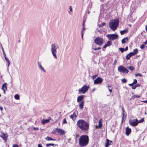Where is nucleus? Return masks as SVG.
<instances>
[{
	"mask_svg": "<svg viewBox=\"0 0 147 147\" xmlns=\"http://www.w3.org/2000/svg\"><path fill=\"white\" fill-rule=\"evenodd\" d=\"M77 123L78 127L82 131H86L89 129V124L83 119L79 120Z\"/></svg>",
	"mask_w": 147,
	"mask_h": 147,
	"instance_id": "obj_1",
	"label": "nucleus"
},
{
	"mask_svg": "<svg viewBox=\"0 0 147 147\" xmlns=\"http://www.w3.org/2000/svg\"><path fill=\"white\" fill-rule=\"evenodd\" d=\"M89 137L87 135L81 136L79 139V144L81 147L86 146L89 142Z\"/></svg>",
	"mask_w": 147,
	"mask_h": 147,
	"instance_id": "obj_2",
	"label": "nucleus"
},
{
	"mask_svg": "<svg viewBox=\"0 0 147 147\" xmlns=\"http://www.w3.org/2000/svg\"><path fill=\"white\" fill-rule=\"evenodd\" d=\"M119 19L111 20L109 24L110 28L114 31L118 27L119 23Z\"/></svg>",
	"mask_w": 147,
	"mask_h": 147,
	"instance_id": "obj_3",
	"label": "nucleus"
},
{
	"mask_svg": "<svg viewBox=\"0 0 147 147\" xmlns=\"http://www.w3.org/2000/svg\"><path fill=\"white\" fill-rule=\"evenodd\" d=\"M84 96L81 95L78 97L77 101L78 102L80 103L79 104V109L80 110H82L83 108L84 101L83 100L84 99Z\"/></svg>",
	"mask_w": 147,
	"mask_h": 147,
	"instance_id": "obj_4",
	"label": "nucleus"
},
{
	"mask_svg": "<svg viewBox=\"0 0 147 147\" xmlns=\"http://www.w3.org/2000/svg\"><path fill=\"white\" fill-rule=\"evenodd\" d=\"M109 9V7L106 4H102L100 6V14H102L106 13L107 11Z\"/></svg>",
	"mask_w": 147,
	"mask_h": 147,
	"instance_id": "obj_5",
	"label": "nucleus"
},
{
	"mask_svg": "<svg viewBox=\"0 0 147 147\" xmlns=\"http://www.w3.org/2000/svg\"><path fill=\"white\" fill-rule=\"evenodd\" d=\"M51 51L52 52V54L55 58L57 59V57L56 55L57 47L55 44H52L51 45Z\"/></svg>",
	"mask_w": 147,
	"mask_h": 147,
	"instance_id": "obj_6",
	"label": "nucleus"
},
{
	"mask_svg": "<svg viewBox=\"0 0 147 147\" xmlns=\"http://www.w3.org/2000/svg\"><path fill=\"white\" fill-rule=\"evenodd\" d=\"M89 88V86H87L86 85H84L81 88L79 89V93L80 94H85L88 90Z\"/></svg>",
	"mask_w": 147,
	"mask_h": 147,
	"instance_id": "obj_7",
	"label": "nucleus"
},
{
	"mask_svg": "<svg viewBox=\"0 0 147 147\" xmlns=\"http://www.w3.org/2000/svg\"><path fill=\"white\" fill-rule=\"evenodd\" d=\"M104 41V40L100 37L96 38L94 39L95 43L99 46L102 45L103 44V42Z\"/></svg>",
	"mask_w": 147,
	"mask_h": 147,
	"instance_id": "obj_8",
	"label": "nucleus"
},
{
	"mask_svg": "<svg viewBox=\"0 0 147 147\" xmlns=\"http://www.w3.org/2000/svg\"><path fill=\"white\" fill-rule=\"evenodd\" d=\"M118 70L119 71L124 73L127 74L129 72L128 70L122 65H120L118 66Z\"/></svg>",
	"mask_w": 147,
	"mask_h": 147,
	"instance_id": "obj_9",
	"label": "nucleus"
},
{
	"mask_svg": "<svg viewBox=\"0 0 147 147\" xmlns=\"http://www.w3.org/2000/svg\"><path fill=\"white\" fill-rule=\"evenodd\" d=\"M109 40H114L118 38V35L117 34H108L106 36Z\"/></svg>",
	"mask_w": 147,
	"mask_h": 147,
	"instance_id": "obj_10",
	"label": "nucleus"
},
{
	"mask_svg": "<svg viewBox=\"0 0 147 147\" xmlns=\"http://www.w3.org/2000/svg\"><path fill=\"white\" fill-rule=\"evenodd\" d=\"M138 120L137 119H130L129 121V123L131 125L134 127L138 125Z\"/></svg>",
	"mask_w": 147,
	"mask_h": 147,
	"instance_id": "obj_11",
	"label": "nucleus"
},
{
	"mask_svg": "<svg viewBox=\"0 0 147 147\" xmlns=\"http://www.w3.org/2000/svg\"><path fill=\"white\" fill-rule=\"evenodd\" d=\"M102 81L103 79L102 78L98 77L94 81V84H101Z\"/></svg>",
	"mask_w": 147,
	"mask_h": 147,
	"instance_id": "obj_12",
	"label": "nucleus"
},
{
	"mask_svg": "<svg viewBox=\"0 0 147 147\" xmlns=\"http://www.w3.org/2000/svg\"><path fill=\"white\" fill-rule=\"evenodd\" d=\"M56 130L58 133H60L61 135H63L65 134V132L63 130L60 128H57L56 129Z\"/></svg>",
	"mask_w": 147,
	"mask_h": 147,
	"instance_id": "obj_13",
	"label": "nucleus"
},
{
	"mask_svg": "<svg viewBox=\"0 0 147 147\" xmlns=\"http://www.w3.org/2000/svg\"><path fill=\"white\" fill-rule=\"evenodd\" d=\"M1 134L2 135H0V137L2 138L6 142L7 140L8 136L5 134L4 132H2Z\"/></svg>",
	"mask_w": 147,
	"mask_h": 147,
	"instance_id": "obj_14",
	"label": "nucleus"
},
{
	"mask_svg": "<svg viewBox=\"0 0 147 147\" xmlns=\"http://www.w3.org/2000/svg\"><path fill=\"white\" fill-rule=\"evenodd\" d=\"M112 143V142L110 140H109L108 139H107L106 140V142L105 144V147H108L109 145L111 144Z\"/></svg>",
	"mask_w": 147,
	"mask_h": 147,
	"instance_id": "obj_15",
	"label": "nucleus"
},
{
	"mask_svg": "<svg viewBox=\"0 0 147 147\" xmlns=\"http://www.w3.org/2000/svg\"><path fill=\"white\" fill-rule=\"evenodd\" d=\"M102 121L101 119L99 120L98 121V126L96 125V128H99L101 129L102 125Z\"/></svg>",
	"mask_w": 147,
	"mask_h": 147,
	"instance_id": "obj_16",
	"label": "nucleus"
},
{
	"mask_svg": "<svg viewBox=\"0 0 147 147\" xmlns=\"http://www.w3.org/2000/svg\"><path fill=\"white\" fill-rule=\"evenodd\" d=\"M131 132V129L130 128L128 127H127L126 128V131L125 134L126 135L128 136L130 134Z\"/></svg>",
	"mask_w": 147,
	"mask_h": 147,
	"instance_id": "obj_17",
	"label": "nucleus"
},
{
	"mask_svg": "<svg viewBox=\"0 0 147 147\" xmlns=\"http://www.w3.org/2000/svg\"><path fill=\"white\" fill-rule=\"evenodd\" d=\"M7 83H4L2 86V89L4 91V92L5 93V91L7 90V88L6 86Z\"/></svg>",
	"mask_w": 147,
	"mask_h": 147,
	"instance_id": "obj_18",
	"label": "nucleus"
},
{
	"mask_svg": "<svg viewBox=\"0 0 147 147\" xmlns=\"http://www.w3.org/2000/svg\"><path fill=\"white\" fill-rule=\"evenodd\" d=\"M134 55L132 52H131L127 55L126 56V59L127 60H129L130 59L131 57Z\"/></svg>",
	"mask_w": 147,
	"mask_h": 147,
	"instance_id": "obj_19",
	"label": "nucleus"
},
{
	"mask_svg": "<svg viewBox=\"0 0 147 147\" xmlns=\"http://www.w3.org/2000/svg\"><path fill=\"white\" fill-rule=\"evenodd\" d=\"M128 30L127 29H125L123 30H121L120 32V33L121 35H122L125 34V33H126L128 32Z\"/></svg>",
	"mask_w": 147,
	"mask_h": 147,
	"instance_id": "obj_20",
	"label": "nucleus"
},
{
	"mask_svg": "<svg viewBox=\"0 0 147 147\" xmlns=\"http://www.w3.org/2000/svg\"><path fill=\"white\" fill-rule=\"evenodd\" d=\"M128 40L127 37H125L122 40L121 42L122 44L125 43L126 41Z\"/></svg>",
	"mask_w": 147,
	"mask_h": 147,
	"instance_id": "obj_21",
	"label": "nucleus"
},
{
	"mask_svg": "<svg viewBox=\"0 0 147 147\" xmlns=\"http://www.w3.org/2000/svg\"><path fill=\"white\" fill-rule=\"evenodd\" d=\"M137 83V81L136 79H135L134 80V82L131 84H129V85L130 86H131L133 85L136 84Z\"/></svg>",
	"mask_w": 147,
	"mask_h": 147,
	"instance_id": "obj_22",
	"label": "nucleus"
},
{
	"mask_svg": "<svg viewBox=\"0 0 147 147\" xmlns=\"http://www.w3.org/2000/svg\"><path fill=\"white\" fill-rule=\"evenodd\" d=\"M49 120L48 119H43L42 121H41V123H42L44 125V124H45L46 123H48L49 122Z\"/></svg>",
	"mask_w": 147,
	"mask_h": 147,
	"instance_id": "obj_23",
	"label": "nucleus"
},
{
	"mask_svg": "<svg viewBox=\"0 0 147 147\" xmlns=\"http://www.w3.org/2000/svg\"><path fill=\"white\" fill-rule=\"evenodd\" d=\"M45 139L49 141V140H56L55 139H54L53 138L49 137L47 136L46 138H45Z\"/></svg>",
	"mask_w": 147,
	"mask_h": 147,
	"instance_id": "obj_24",
	"label": "nucleus"
},
{
	"mask_svg": "<svg viewBox=\"0 0 147 147\" xmlns=\"http://www.w3.org/2000/svg\"><path fill=\"white\" fill-rule=\"evenodd\" d=\"M138 52V50L137 49H136L134 50L133 52H132V53L134 55L136 54Z\"/></svg>",
	"mask_w": 147,
	"mask_h": 147,
	"instance_id": "obj_25",
	"label": "nucleus"
},
{
	"mask_svg": "<svg viewBox=\"0 0 147 147\" xmlns=\"http://www.w3.org/2000/svg\"><path fill=\"white\" fill-rule=\"evenodd\" d=\"M86 29L85 28V27H83L82 29V30L81 31V35H82V37L83 39V32Z\"/></svg>",
	"mask_w": 147,
	"mask_h": 147,
	"instance_id": "obj_26",
	"label": "nucleus"
},
{
	"mask_svg": "<svg viewBox=\"0 0 147 147\" xmlns=\"http://www.w3.org/2000/svg\"><path fill=\"white\" fill-rule=\"evenodd\" d=\"M75 116V117H76V114L75 113H74L73 114L71 115H70V117L71 119H73L74 117Z\"/></svg>",
	"mask_w": 147,
	"mask_h": 147,
	"instance_id": "obj_27",
	"label": "nucleus"
},
{
	"mask_svg": "<svg viewBox=\"0 0 147 147\" xmlns=\"http://www.w3.org/2000/svg\"><path fill=\"white\" fill-rule=\"evenodd\" d=\"M127 68H128L129 70L132 71L134 69V68L132 66H130L127 67Z\"/></svg>",
	"mask_w": 147,
	"mask_h": 147,
	"instance_id": "obj_28",
	"label": "nucleus"
},
{
	"mask_svg": "<svg viewBox=\"0 0 147 147\" xmlns=\"http://www.w3.org/2000/svg\"><path fill=\"white\" fill-rule=\"evenodd\" d=\"M14 98L16 100H19L20 98V96L18 94H16L14 96Z\"/></svg>",
	"mask_w": 147,
	"mask_h": 147,
	"instance_id": "obj_29",
	"label": "nucleus"
},
{
	"mask_svg": "<svg viewBox=\"0 0 147 147\" xmlns=\"http://www.w3.org/2000/svg\"><path fill=\"white\" fill-rule=\"evenodd\" d=\"M108 46L111 45H112L111 41H108L106 44Z\"/></svg>",
	"mask_w": 147,
	"mask_h": 147,
	"instance_id": "obj_30",
	"label": "nucleus"
},
{
	"mask_svg": "<svg viewBox=\"0 0 147 147\" xmlns=\"http://www.w3.org/2000/svg\"><path fill=\"white\" fill-rule=\"evenodd\" d=\"M119 50L121 51L122 53H123L125 51V49L123 48H119Z\"/></svg>",
	"mask_w": 147,
	"mask_h": 147,
	"instance_id": "obj_31",
	"label": "nucleus"
},
{
	"mask_svg": "<svg viewBox=\"0 0 147 147\" xmlns=\"http://www.w3.org/2000/svg\"><path fill=\"white\" fill-rule=\"evenodd\" d=\"M101 49L100 47H97L96 46L93 48V49L95 50H98L100 49Z\"/></svg>",
	"mask_w": 147,
	"mask_h": 147,
	"instance_id": "obj_32",
	"label": "nucleus"
},
{
	"mask_svg": "<svg viewBox=\"0 0 147 147\" xmlns=\"http://www.w3.org/2000/svg\"><path fill=\"white\" fill-rule=\"evenodd\" d=\"M5 59L8 63V67L10 65V61L9 60L7 59V58H6Z\"/></svg>",
	"mask_w": 147,
	"mask_h": 147,
	"instance_id": "obj_33",
	"label": "nucleus"
},
{
	"mask_svg": "<svg viewBox=\"0 0 147 147\" xmlns=\"http://www.w3.org/2000/svg\"><path fill=\"white\" fill-rule=\"evenodd\" d=\"M140 97V96L139 95L137 96L136 95H134V96H133L132 97V98H133V99H134V98H138Z\"/></svg>",
	"mask_w": 147,
	"mask_h": 147,
	"instance_id": "obj_34",
	"label": "nucleus"
},
{
	"mask_svg": "<svg viewBox=\"0 0 147 147\" xmlns=\"http://www.w3.org/2000/svg\"><path fill=\"white\" fill-rule=\"evenodd\" d=\"M121 81H122V82L123 83H126L127 81V80L125 78L123 79Z\"/></svg>",
	"mask_w": 147,
	"mask_h": 147,
	"instance_id": "obj_35",
	"label": "nucleus"
},
{
	"mask_svg": "<svg viewBox=\"0 0 147 147\" xmlns=\"http://www.w3.org/2000/svg\"><path fill=\"white\" fill-rule=\"evenodd\" d=\"M135 76L136 77L137 76H140L142 77V75L140 73H138L135 74Z\"/></svg>",
	"mask_w": 147,
	"mask_h": 147,
	"instance_id": "obj_36",
	"label": "nucleus"
},
{
	"mask_svg": "<svg viewBox=\"0 0 147 147\" xmlns=\"http://www.w3.org/2000/svg\"><path fill=\"white\" fill-rule=\"evenodd\" d=\"M39 68L41 70H42L44 72H45L46 71L43 68V67L42 66L40 67Z\"/></svg>",
	"mask_w": 147,
	"mask_h": 147,
	"instance_id": "obj_37",
	"label": "nucleus"
},
{
	"mask_svg": "<svg viewBox=\"0 0 147 147\" xmlns=\"http://www.w3.org/2000/svg\"><path fill=\"white\" fill-rule=\"evenodd\" d=\"M55 145V144H54L53 143H49V144H46V146L47 147H49L50 146H53Z\"/></svg>",
	"mask_w": 147,
	"mask_h": 147,
	"instance_id": "obj_38",
	"label": "nucleus"
},
{
	"mask_svg": "<svg viewBox=\"0 0 147 147\" xmlns=\"http://www.w3.org/2000/svg\"><path fill=\"white\" fill-rule=\"evenodd\" d=\"M144 121V118H142L139 121L138 120V123H142Z\"/></svg>",
	"mask_w": 147,
	"mask_h": 147,
	"instance_id": "obj_39",
	"label": "nucleus"
},
{
	"mask_svg": "<svg viewBox=\"0 0 147 147\" xmlns=\"http://www.w3.org/2000/svg\"><path fill=\"white\" fill-rule=\"evenodd\" d=\"M124 115H125L124 112H123V116H122V121H121L122 123L123 121Z\"/></svg>",
	"mask_w": 147,
	"mask_h": 147,
	"instance_id": "obj_40",
	"label": "nucleus"
},
{
	"mask_svg": "<svg viewBox=\"0 0 147 147\" xmlns=\"http://www.w3.org/2000/svg\"><path fill=\"white\" fill-rule=\"evenodd\" d=\"M144 47H145V45H143V44L142 45L140 46V48L142 49H144Z\"/></svg>",
	"mask_w": 147,
	"mask_h": 147,
	"instance_id": "obj_41",
	"label": "nucleus"
},
{
	"mask_svg": "<svg viewBox=\"0 0 147 147\" xmlns=\"http://www.w3.org/2000/svg\"><path fill=\"white\" fill-rule=\"evenodd\" d=\"M67 123V121H66V119L65 118V119H63V124H64V123Z\"/></svg>",
	"mask_w": 147,
	"mask_h": 147,
	"instance_id": "obj_42",
	"label": "nucleus"
},
{
	"mask_svg": "<svg viewBox=\"0 0 147 147\" xmlns=\"http://www.w3.org/2000/svg\"><path fill=\"white\" fill-rule=\"evenodd\" d=\"M85 22H86L85 20H83V24H82L83 27H85Z\"/></svg>",
	"mask_w": 147,
	"mask_h": 147,
	"instance_id": "obj_43",
	"label": "nucleus"
},
{
	"mask_svg": "<svg viewBox=\"0 0 147 147\" xmlns=\"http://www.w3.org/2000/svg\"><path fill=\"white\" fill-rule=\"evenodd\" d=\"M97 76V75H95L93 76L92 77V78L93 79H94Z\"/></svg>",
	"mask_w": 147,
	"mask_h": 147,
	"instance_id": "obj_44",
	"label": "nucleus"
},
{
	"mask_svg": "<svg viewBox=\"0 0 147 147\" xmlns=\"http://www.w3.org/2000/svg\"><path fill=\"white\" fill-rule=\"evenodd\" d=\"M1 49H2V51H3V53H5V52L4 51V50L3 48V47H2L1 44Z\"/></svg>",
	"mask_w": 147,
	"mask_h": 147,
	"instance_id": "obj_45",
	"label": "nucleus"
},
{
	"mask_svg": "<svg viewBox=\"0 0 147 147\" xmlns=\"http://www.w3.org/2000/svg\"><path fill=\"white\" fill-rule=\"evenodd\" d=\"M131 86H132V88L133 89H135L136 88V85L134 86V85H133Z\"/></svg>",
	"mask_w": 147,
	"mask_h": 147,
	"instance_id": "obj_46",
	"label": "nucleus"
},
{
	"mask_svg": "<svg viewBox=\"0 0 147 147\" xmlns=\"http://www.w3.org/2000/svg\"><path fill=\"white\" fill-rule=\"evenodd\" d=\"M12 147H19L17 144H14L13 145Z\"/></svg>",
	"mask_w": 147,
	"mask_h": 147,
	"instance_id": "obj_47",
	"label": "nucleus"
},
{
	"mask_svg": "<svg viewBox=\"0 0 147 147\" xmlns=\"http://www.w3.org/2000/svg\"><path fill=\"white\" fill-rule=\"evenodd\" d=\"M38 66L39 67L42 66L41 64L39 62H38Z\"/></svg>",
	"mask_w": 147,
	"mask_h": 147,
	"instance_id": "obj_48",
	"label": "nucleus"
},
{
	"mask_svg": "<svg viewBox=\"0 0 147 147\" xmlns=\"http://www.w3.org/2000/svg\"><path fill=\"white\" fill-rule=\"evenodd\" d=\"M117 63V60L116 59H115L114 61V62L113 63V65H115Z\"/></svg>",
	"mask_w": 147,
	"mask_h": 147,
	"instance_id": "obj_49",
	"label": "nucleus"
},
{
	"mask_svg": "<svg viewBox=\"0 0 147 147\" xmlns=\"http://www.w3.org/2000/svg\"><path fill=\"white\" fill-rule=\"evenodd\" d=\"M33 129L34 130H38L39 129V128L36 127H34L33 128Z\"/></svg>",
	"mask_w": 147,
	"mask_h": 147,
	"instance_id": "obj_50",
	"label": "nucleus"
},
{
	"mask_svg": "<svg viewBox=\"0 0 147 147\" xmlns=\"http://www.w3.org/2000/svg\"><path fill=\"white\" fill-rule=\"evenodd\" d=\"M135 85L136 86V87H139L140 86V84L139 83H137Z\"/></svg>",
	"mask_w": 147,
	"mask_h": 147,
	"instance_id": "obj_51",
	"label": "nucleus"
},
{
	"mask_svg": "<svg viewBox=\"0 0 147 147\" xmlns=\"http://www.w3.org/2000/svg\"><path fill=\"white\" fill-rule=\"evenodd\" d=\"M108 46L107 45L105 44L103 47V48H104L105 49Z\"/></svg>",
	"mask_w": 147,
	"mask_h": 147,
	"instance_id": "obj_52",
	"label": "nucleus"
},
{
	"mask_svg": "<svg viewBox=\"0 0 147 147\" xmlns=\"http://www.w3.org/2000/svg\"><path fill=\"white\" fill-rule=\"evenodd\" d=\"M128 49V47H126L125 49V51H127Z\"/></svg>",
	"mask_w": 147,
	"mask_h": 147,
	"instance_id": "obj_53",
	"label": "nucleus"
},
{
	"mask_svg": "<svg viewBox=\"0 0 147 147\" xmlns=\"http://www.w3.org/2000/svg\"><path fill=\"white\" fill-rule=\"evenodd\" d=\"M38 147H43V146L40 144H39L38 145Z\"/></svg>",
	"mask_w": 147,
	"mask_h": 147,
	"instance_id": "obj_54",
	"label": "nucleus"
},
{
	"mask_svg": "<svg viewBox=\"0 0 147 147\" xmlns=\"http://www.w3.org/2000/svg\"><path fill=\"white\" fill-rule=\"evenodd\" d=\"M69 9L70 11H72V9L71 6H70Z\"/></svg>",
	"mask_w": 147,
	"mask_h": 147,
	"instance_id": "obj_55",
	"label": "nucleus"
},
{
	"mask_svg": "<svg viewBox=\"0 0 147 147\" xmlns=\"http://www.w3.org/2000/svg\"><path fill=\"white\" fill-rule=\"evenodd\" d=\"M143 43L145 45H147V40H146L145 42H144Z\"/></svg>",
	"mask_w": 147,
	"mask_h": 147,
	"instance_id": "obj_56",
	"label": "nucleus"
},
{
	"mask_svg": "<svg viewBox=\"0 0 147 147\" xmlns=\"http://www.w3.org/2000/svg\"><path fill=\"white\" fill-rule=\"evenodd\" d=\"M105 24H106L105 23H102L101 25H102V26H103L105 25Z\"/></svg>",
	"mask_w": 147,
	"mask_h": 147,
	"instance_id": "obj_57",
	"label": "nucleus"
},
{
	"mask_svg": "<svg viewBox=\"0 0 147 147\" xmlns=\"http://www.w3.org/2000/svg\"><path fill=\"white\" fill-rule=\"evenodd\" d=\"M142 102H143L144 103H147V100H143L142 101Z\"/></svg>",
	"mask_w": 147,
	"mask_h": 147,
	"instance_id": "obj_58",
	"label": "nucleus"
},
{
	"mask_svg": "<svg viewBox=\"0 0 147 147\" xmlns=\"http://www.w3.org/2000/svg\"><path fill=\"white\" fill-rule=\"evenodd\" d=\"M109 91L110 92H112V89H110L109 88Z\"/></svg>",
	"mask_w": 147,
	"mask_h": 147,
	"instance_id": "obj_59",
	"label": "nucleus"
},
{
	"mask_svg": "<svg viewBox=\"0 0 147 147\" xmlns=\"http://www.w3.org/2000/svg\"><path fill=\"white\" fill-rule=\"evenodd\" d=\"M3 55H4L5 58V59L6 58H7L6 56V54H5V53H3Z\"/></svg>",
	"mask_w": 147,
	"mask_h": 147,
	"instance_id": "obj_60",
	"label": "nucleus"
},
{
	"mask_svg": "<svg viewBox=\"0 0 147 147\" xmlns=\"http://www.w3.org/2000/svg\"><path fill=\"white\" fill-rule=\"evenodd\" d=\"M3 108L2 107H0V109L1 111H2L3 110Z\"/></svg>",
	"mask_w": 147,
	"mask_h": 147,
	"instance_id": "obj_61",
	"label": "nucleus"
},
{
	"mask_svg": "<svg viewBox=\"0 0 147 147\" xmlns=\"http://www.w3.org/2000/svg\"><path fill=\"white\" fill-rule=\"evenodd\" d=\"M98 26L99 27H101L102 26L101 24H98Z\"/></svg>",
	"mask_w": 147,
	"mask_h": 147,
	"instance_id": "obj_62",
	"label": "nucleus"
},
{
	"mask_svg": "<svg viewBox=\"0 0 147 147\" xmlns=\"http://www.w3.org/2000/svg\"><path fill=\"white\" fill-rule=\"evenodd\" d=\"M47 119L49 120V121L51 119V117H49L48 119Z\"/></svg>",
	"mask_w": 147,
	"mask_h": 147,
	"instance_id": "obj_63",
	"label": "nucleus"
},
{
	"mask_svg": "<svg viewBox=\"0 0 147 147\" xmlns=\"http://www.w3.org/2000/svg\"><path fill=\"white\" fill-rule=\"evenodd\" d=\"M146 30L147 32V25L146 26Z\"/></svg>",
	"mask_w": 147,
	"mask_h": 147,
	"instance_id": "obj_64",
	"label": "nucleus"
}]
</instances>
